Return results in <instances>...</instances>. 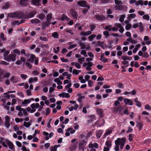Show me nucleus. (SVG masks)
<instances>
[{
  "label": "nucleus",
  "mask_w": 151,
  "mask_h": 151,
  "mask_svg": "<svg viewBox=\"0 0 151 151\" xmlns=\"http://www.w3.org/2000/svg\"><path fill=\"white\" fill-rule=\"evenodd\" d=\"M36 12L35 11H32L27 14L22 13L21 14L22 19H27L33 17L36 14Z\"/></svg>",
  "instance_id": "f257e3e1"
},
{
  "label": "nucleus",
  "mask_w": 151,
  "mask_h": 151,
  "mask_svg": "<svg viewBox=\"0 0 151 151\" xmlns=\"http://www.w3.org/2000/svg\"><path fill=\"white\" fill-rule=\"evenodd\" d=\"M77 4L78 5L83 7H87L89 9L90 7V6L87 4V2L85 1L80 0L77 1Z\"/></svg>",
  "instance_id": "f03ea898"
},
{
  "label": "nucleus",
  "mask_w": 151,
  "mask_h": 151,
  "mask_svg": "<svg viewBox=\"0 0 151 151\" xmlns=\"http://www.w3.org/2000/svg\"><path fill=\"white\" fill-rule=\"evenodd\" d=\"M21 14V12L19 13L17 12H15L9 14V16L11 18H17L18 19H22Z\"/></svg>",
  "instance_id": "7ed1b4c3"
},
{
  "label": "nucleus",
  "mask_w": 151,
  "mask_h": 151,
  "mask_svg": "<svg viewBox=\"0 0 151 151\" xmlns=\"http://www.w3.org/2000/svg\"><path fill=\"white\" fill-rule=\"evenodd\" d=\"M16 55L15 54H11L9 55L5 58V60L8 62H9L10 61H15L16 60Z\"/></svg>",
  "instance_id": "20e7f679"
},
{
  "label": "nucleus",
  "mask_w": 151,
  "mask_h": 151,
  "mask_svg": "<svg viewBox=\"0 0 151 151\" xmlns=\"http://www.w3.org/2000/svg\"><path fill=\"white\" fill-rule=\"evenodd\" d=\"M5 120L4 125L8 129L10 126V118L9 116H6L5 117Z\"/></svg>",
  "instance_id": "39448f33"
},
{
  "label": "nucleus",
  "mask_w": 151,
  "mask_h": 151,
  "mask_svg": "<svg viewBox=\"0 0 151 151\" xmlns=\"http://www.w3.org/2000/svg\"><path fill=\"white\" fill-rule=\"evenodd\" d=\"M78 144V142H76L72 144L69 147L70 151H75L77 149Z\"/></svg>",
  "instance_id": "423d86ee"
},
{
  "label": "nucleus",
  "mask_w": 151,
  "mask_h": 151,
  "mask_svg": "<svg viewBox=\"0 0 151 151\" xmlns=\"http://www.w3.org/2000/svg\"><path fill=\"white\" fill-rule=\"evenodd\" d=\"M123 101L125 105L132 106L133 104V102L131 99L125 98L123 99Z\"/></svg>",
  "instance_id": "0eeeda50"
},
{
  "label": "nucleus",
  "mask_w": 151,
  "mask_h": 151,
  "mask_svg": "<svg viewBox=\"0 0 151 151\" xmlns=\"http://www.w3.org/2000/svg\"><path fill=\"white\" fill-rule=\"evenodd\" d=\"M120 138H118L116 140H115V147L114 148V150L115 151H119V146L120 145V142L119 141Z\"/></svg>",
  "instance_id": "6e6552de"
},
{
  "label": "nucleus",
  "mask_w": 151,
  "mask_h": 151,
  "mask_svg": "<svg viewBox=\"0 0 151 151\" xmlns=\"http://www.w3.org/2000/svg\"><path fill=\"white\" fill-rule=\"evenodd\" d=\"M70 14L75 19H77L78 16L77 12L74 9H72L70 11Z\"/></svg>",
  "instance_id": "1a4fd4ad"
},
{
  "label": "nucleus",
  "mask_w": 151,
  "mask_h": 151,
  "mask_svg": "<svg viewBox=\"0 0 151 151\" xmlns=\"http://www.w3.org/2000/svg\"><path fill=\"white\" fill-rule=\"evenodd\" d=\"M120 139L119 141L120 142V148L122 150L124 146V144L126 141V139L124 137H123L121 138H120Z\"/></svg>",
  "instance_id": "9d476101"
},
{
  "label": "nucleus",
  "mask_w": 151,
  "mask_h": 151,
  "mask_svg": "<svg viewBox=\"0 0 151 151\" xmlns=\"http://www.w3.org/2000/svg\"><path fill=\"white\" fill-rule=\"evenodd\" d=\"M94 17L97 20L100 21H103L105 19V16L103 15H96L94 16Z\"/></svg>",
  "instance_id": "9b49d317"
},
{
  "label": "nucleus",
  "mask_w": 151,
  "mask_h": 151,
  "mask_svg": "<svg viewBox=\"0 0 151 151\" xmlns=\"http://www.w3.org/2000/svg\"><path fill=\"white\" fill-rule=\"evenodd\" d=\"M51 23V22L47 20H46L45 22H42V28L44 29V28L49 27Z\"/></svg>",
  "instance_id": "f8f14e48"
},
{
  "label": "nucleus",
  "mask_w": 151,
  "mask_h": 151,
  "mask_svg": "<svg viewBox=\"0 0 151 151\" xmlns=\"http://www.w3.org/2000/svg\"><path fill=\"white\" fill-rule=\"evenodd\" d=\"M96 111L98 114L99 115V117L102 118L104 117L103 111L102 109L97 108H96Z\"/></svg>",
  "instance_id": "ddd939ff"
},
{
  "label": "nucleus",
  "mask_w": 151,
  "mask_h": 151,
  "mask_svg": "<svg viewBox=\"0 0 151 151\" xmlns=\"http://www.w3.org/2000/svg\"><path fill=\"white\" fill-rule=\"evenodd\" d=\"M85 143L86 142L84 140H83L79 144V149H82V150L84 151V149L83 147V146L84 145Z\"/></svg>",
  "instance_id": "4468645a"
},
{
  "label": "nucleus",
  "mask_w": 151,
  "mask_h": 151,
  "mask_svg": "<svg viewBox=\"0 0 151 151\" xmlns=\"http://www.w3.org/2000/svg\"><path fill=\"white\" fill-rule=\"evenodd\" d=\"M6 143L8 145L9 148L12 150L14 148V145L13 143L7 139L6 140Z\"/></svg>",
  "instance_id": "2eb2a0df"
},
{
  "label": "nucleus",
  "mask_w": 151,
  "mask_h": 151,
  "mask_svg": "<svg viewBox=\"0 0 151 151\" xmlns=\"http://www.w3.org/2000/svg\"><path fill=\"white\" fill-rule=\"evenodd\" d=\"M91 33V31H87L85 32H82L80 33V36H88L90 35Z\"/></svg>",
  "instance_id": "dca6fc26"
},
{
  "label": "nucleus",
  "mask_w": 151,
  "mask_h": 151,
  "mask_svg": "<svg viewBox=\"0 0 151 151\" xmlns=\"http://www.w3.org/2000/svg\"><path fill=\"white\" fill-rule=\"evenodd\" d=\"M32 4L35 6H39L40 5V0H31Z\"/></svg>",
  "instance_id": "f3484780"
},
{
  "label": "nucleus",
  "mask_w": 151,
  "mask_h": 151,
  "mask_svg": "<svg viewBox=\"0 0 151 151\" xmlns=\"http://www.w3.org/2000/svg\"><path fill=\"white\" fill-rule=\"evenodd\" d=\"M121 107L122 106L120 105L118 106L116 108L114 107V113H116L119 111L120 113L121 111Z\"/></svg>",
  "instance_id": "a211bd4d"
},
{
  "label": "nucleus",
  "mask_w": 151,
  "mask_h": 151,
  "mask_svg": "<svg viewBox=\"0 0 151 151\" xmlns=\"http://www.w3.org/2000/svg\"><path fill=\"white\" fill-rule=\"evenodd\" d=\"M93 65L92 62H88L87 66L86 67V70L88 71H91L92 69L91 67Z\"/></svg>",
  "instance_id": "6ab92c4d"
},
{
  "label": "nucleus",
  "mask_w": 151,
  "mask_h": 151,
  "mask_svg": "<svg viewBox=\"0 0 151 151\" xmlns=\"http://www.w3.org/2000/svg\"><path fill=\"white\" fill-rule=\"evenodd\" d=\"M37 57L34 55L31 54L30 58V59H28V60L31 63H33L34 60Z\"/></svg>",
  "instance_id": "aec40b11"
},
{
  "label": "nucleus",
  "mask_w": 151,
  "mask_h": 151,
  "mask_svg": "<svg viewBox=\"0 0 151 151\" xmlns=\"http://www.w3.org/2000/svg\"><path fill=\"white\" fill-rule=\"evenodd\" d=\"M45 14L43 13L39 14L37 16V17L39 18L41 20H42L45 18Z\"/></svg>",
  "instance_id": "412c9836"
},
{
  "label": "nucleus",
  "mask_w": 151,
  "mask_h": 151,
  "mask_svg": "<svg viewBox=\"0 0 151 151\" xmlns=\"http://www.w3.org/2000/svg\"><path fill=\"white\" fill-rule=\"evenodd\" d=\"M19 4L23 6H25L27 4V0H20Z\"/></svg>",
  "instance_id": "4be33fe9"
},
{
  "label": "nucleus",
  "mask_w": 151,
  "mask_h": 151,
  "mask_svg": "<svg viewBox=\"0 0 151 151\" xmlns=\"http://www.w3.org/2000/svg\"><path fill=\"white\" fill-rule=\"evenodd\" d=\"M96 136L98 138H100L103 133V131L101 130H99L96 131Z\"/></svg>",
  "instance_id": "5701e85b"
},
{
  "label": "nucleus",
  "mask_w": 151,
  "mask_h": 151,
  "mask_svg": "<svg viewBox=\"0 0 151 151\" xmlns=\"http://www.w3.org/2000/svg\"><path fill=\"white\" fill-rule=\"evenodd\" d=\"M30 22L32 24L35 23L36 24L39 23L40 22V21L38 19L35 18L31 20Z\"/></svg>",
  "instance_id": "b1692460"
},
{
  "label": "nucleus",
  "mask_w": 151,
  "mask_h": 151,
  "mask_svg": "<svg viewBox=\"0 0 151 151\" xmlns=\"http://www.w3.org/2000/svg\"><path fill=\"white\" fill-rule=\"evenodd\" d=\"M139 32L141 33L142 32L144 31V26L142 22L139 23Z\"/></svg>",
  "instance_id": "393cba45"
},
{
  "label": "nucleus",
  "mask_w": 151,
  "mask_h": 151,
  "mask_svg": "<svg viewBox=\"0 0 151 151\" xmlns=\"http://www.w3.org/2000/svg\"><path fill=\"white\" fill-rule=\"evenodd\" d=\"M46 17V20L50 22L52 19V14L51 13L47 14V15Z\"/></svg>",
  "instance_id": "a878e982"
},
{
  "label": "nucleus",
  "mask_w": 151,
  "mask_h": 151,
  "mask_svg": "<svg viewBox=\"0 0 151 151\" xmlns=\"http://www.w3.org/2000/svg\"><path fill=\"white\" fill-rule=\"evenodd\" d=\"M10 80L13 83H16L18 81V78L15 76H12L11 77Z\"/></svg>",
  "instance_id": "bb28decb"
},
{
  "label": "nucleus",
  "mask_w": 151,
  "mask_h": 151,
  "mask_svg": "<svg viewBox=\"0 0 151 151\" xmlns=\"http://www.w3.org/2000/svg\"><path fill=\"white\" fill-rule=\"evenodd\" d=\"M134 101L136 103V105L139 107L142 106L141 103L136 98L134 99Z\"/></svg>",
  "instance_id": "cd10ccee"
},
{
  "label": "nucleus",
  "mask_w": 151,
  "mask_h": 151,
  "mask_svg": "<svg viewBox=\"0 0 151 151\" xmlns=\"http://www.w3.org/2000/svg\"><path fill=\"white\" fill-rule=\"evenodd\" d=\"M143 124L142 122H137L136 124V126L139 128V131H140L143 127Z\"/></svg>",
  "instance_id": "c85d7f7f"
},
{
  "label": "nucleus",
  "mask_w": 151,
  "mask_h": 151,
  "mask_svg": "<svg viewBox=\"0 0 151 151\" xmlns=\"http://www.w3.org/2000/svg\"><path fill=\"white\" fill-rule=\"evenodd\" d=\"M10 73L6 70V72H5L4 74L3 75V77L4 78H8L10 76Z\"/></svg>",
  "instance_id": "c756f323"
},
{
  "label": "nucleus",
  "mask_w": 151,
  "mask_h": 151,
  "mask_svg": "<svg viewBox=\"0 0 151 151\" xmlns=\"http://www.w3.org/2000/svg\"><path fill=\"white\" fill-rule=\"evenodd\" d=\"M105 145L109 148H111L112 146L111 142L110 140H107L105 142Z\"/></svg>",
  "instance_id": "7c9ffc66"
},
{
  "label": "nucleus",
  "mask_w": 151,
  "mask_h": 151,
  "mask_svg": "<svg viewBox=\"0 0 151 151\" xmlns=\"http://www.w3.org/2000/svg\"><path fill=\"white\" fill-rule=\"evenodd\" d=\"M52 36L55 38L58 39L59 38V34L57 32H53L52 35Z\"/></svg>",
  "instance_id": "2f4dec72"
},
{
  "label": "nucleus",
  "mask_w": 151,
  "mask_h": 151,
  "mask_svg": "<svg viewBox=\"0 0 151 151\" xmlns=\"http://www.w3.org/2000/svg\"><path fill=\"white\" fill-rule=\"evenodd\" d=\"M114 8L116 10H121L122 9L123 7L122 5H115L114 6Z\"/></svg>",
  "instance_id": "473e14b6"
},
{
  "label": "nucleus",
  "mask_w": 151,
  "mask_h": 151,
  "mask_svg": "<svg viewBox=\"0 0 151 151\" xmlns=\"http://www.w3.org/2000/svg\"><path fill=\"white\" fill-rule=\"evenodd\" d=\"M10 4L8 2L5 3L4 5L3 6L2 8L3 9H7L10 6Z\"/></svg>",
  "instance_id": "72a5a7b5"
},
{
  "label": "nucleus",
  "mask_w": 151,
  "mask_h": 151,
  "mask_svg": "<svg viewBox=\"0 0 151 151\" xmlns=\"http://www.w3.org/2000/svg\"><path fill=\"white\" fill-rule=\"evenodd\" d=\"M31 124V123L30 122H24L23 123V125L27 128L29 127Z\"/></svg>",
  "instance_id": "f704fd0d"
},
{
  "label": "nucleus",
  "mask_w": 151,
  "mask_h": 151,
  "mask_svg": "<svg viewBox=\"0 0 151 151\" xmlns=\"http://www.w3.org/2000/svg\"><path fill=\"white\" fill-rule=\"evenodd\" d=\"M136 16V14H129L127 18L129 20H130V18H134Z\"/></svg>",
  "instance_id": "c9c22d12"
},
{
  "label": "nucleus",
  "mask_w": 151,
  "mask_h": 151,
  "mask_svg": "<svg viewBox=\"0 0 151 151\" xmlns=\"http://www.w3.org/2000/svg\"><path fill=\"white\" fill-rule=\"evenodd\" d=\"M96 36V35L94 34L92 35H90L88 37L89 40L90 41H92L93 38H94Z\"/></svg>",
  "instance_id": "e433bc0d"
},
{
  "label": "nucleus",
  "mask_w": 151,
  "mask_h": 151,
  "mask_svg": "<svg viewBox=\"0 0 151 151\" xmlns=\"http://www.w3.org/2000/svg\"><path fill=\"white\" fill-rule=\"evenodd\" d=\"M30 102L29 99H25L22 102V104L23 105H25L27 104H29Z\"/></svg>",
  "instance_id": "4c0bfd02"
},
{
  "label": "nucleus",
  "mask_w": 151,
  "mask_h": 151,
  "mask_svg": "<svg viewBox=\"0 0 151 151\" xmlns=\"http://www.w3.org/2000/svg\"><path fill=\"white\" fill-rule=\"evenodd\" d=\"M144 3L143 1L142 0L138 1L137 2H136V5L138 6L139 5L142 6L143 5Z\"/></svg>",
  "instance_id": "58836bf2"
},
{
  "label": "nucleus",
  "mask_w": 151,
  "mask_h": 151,
  "mask_svg": "<svg viewBox=\"0 0 151 151\" xmlns=\"http://www.w3.org/2000/svg\"><path fill=\"white\" fill-rule=\"evenodd\" d=\"M143 19L146 20L147 21L149 20L150 19V17L148 14H145L142 17Z\"/></svg>",
  "instance_id": "ea45409f"
},
{
  "label": "nucleus",
  "mask_w": 151,
  "mask_h": 151,
  "mask_svg": "<svg viewBox=\"0 0 151 151\" xmlns=\"http://www.w3.org/2000/svg\"><path fill=\"white\" fill-rule=\"evenodd\" d=\"M125 16L124 15H122L120 16L119 19V21L121 22H123L124 21V18Z\"/></svg>",
  "instance_id": "a19ab883"
},
{
  "label": "nucleus",
  "mask_w": 151,
  "mask_h": 151,
  "mask_svg": "<svg viewBox=\"0 0 151 151\" xmlns=\"http://www.w3.org/2000/svg\"><path fill=\"white\" fill-rule=\"evenodd\" d=\"M112 132V131L111 129L108 130L104 134V136H107L110 134Z\"/></svg>",
  "instance_id": "79ce46f5"
},
{
  "label": "nucleus",
  "mask_w": 151,
  "mask_h": 151,
  "mask_svg": "<svg viewBox=\"0 0 151 151\" xmlns=\"http://www.w3.org/2000/svg\"><path fill=\"white\" fill-rule=\"evenodd\" d=\"M123 86L124 85L122 83H121L120 82H118L117 83V86L119 88H123Z\"/></svg>",
  "instance_id": "37998d69"
},
{
  "label": "nucleus",
  "mask_w": 151,
  "mask_h": 151,
  "mask_svg": "<svg viewBox=\"0 0 151 151\" xmlns=\"http://www.w3.org/2000/svg\"><path fill=\"white\" fill-rule=\"evenodd\" d=\"M65 31L66 32L69 33L70 34V35H73V30L72 29H65Z\"/></svg>",
  "instance_id": "c03bdc74"
},
{
  "label": "nucleus",
  "mask_w": 151,
  "mask_h": 151,
  "mask_svg": "<svg viewBox=\"0 0 151 151\" xmlns=\"http://www.w3.org/2000/svg\"><path fill=\"white\" fill-rule=\"evenodd\" d=\"M131 24H128L125 26V29L127 30H129L131 28Z\"/></svg>",
  "instance_id": "a18cd8bd"
},
{
  "label": "nucleus",
  "mask_w": 151,
  "mask_h": 151,
  "mask_svg": "<svg viewBox=\"0 0 151 151\" xmlns=\"http://www.w3.org/2000/svg\"><path fill=\"white\" fill-rule=\"evenodd\" d=\"M111 25L106 26L105 27V29L106 30H108L109 31H110L111 30Z\"/></svg>",
  "instance_id": "49530a36"
},
{
  "label": "nucleus",
  "mask_w": 151,
  "mask_h": 151,
  "mask_svg": "<svg viewBox=\"0 0 151 151\" xmlns=\"http://www.w3.org/2000/svg\"><path fill=\"white\" fill-rule=\"evenodd\" d=\"M4 34L3 32L1 33L0 38L3 41H4L6 40V38L4 37Z\"/></svg>",
  "instance_id": "de8ad7c7"
},
{
  "label": "nucleus",
  "mask_w": 151,
  "mask_h": 151,
  "mask_svg": "<svg viewBox=\"0 0 151 151\" xmlns=\"http://www.w3.org/2000/svg\"><path fill=\"white\" fill-rule=\"evenodd\" d=\"M5 72L6 70L1 68L0 69V77H1Z\"/></svg>",
  "instance_id": "09e8293b"
},
{
  "label": "nucleus",
  "mask_w": 151,
  "mask_h": 151,
  "mask_svg": "<svg viewBox=\"0 0 151 151\" xmlns=\"http://www.w3.org/2000/svg\"><path fill=\"white\" fill-rule=\"evenodd\" d=\"M79 72H81V70H78L76 69H74L73 70V73L76 75L79 74Z\"/></svg>",
  "instance_id": "8fccbe9b"
},
{
  "label": "nucleus",
  "mask_w": 151,
  "mask_h": 151,
  "mask_svg": "<svg viewBox=\"0 0 151 151\" xmlns=\"http://www.w3.org/2000/svg\"><path fill=\"white\" fill-rule=\"evenodd\" d=\"M103 34L106 37H108L109 36V32L107 31H104L103 32Z\"/></svg>",
  "instance_id": "3c124183"
},
{
  "label": "nucleus",
  "mask_w": 151,
  "mask_h": 151,
  "mask_svg": "<svg viewBox=\"0 0 151 151\" xmlns=\"http://www.w3.org/2000/svg\"><path fill=\"white\" fill-rule=\"evenodd\" d=\"M85 98V96H81L78 98V100L79 102H80L83 99H84Z\"/></svg>",
  "instance_id": "603ef678"
},
{
  "label": "nucleus",
  "mask_w": 151,
  "mask_h": 151,
  "mask_svg": "<svg viewBox=\"0 0 151 151\" xmlns=\"http://www.w3.org/2000/svg\"><path fill=\"white\" fill-rule=\"evenodd\" d=\"M96 26L94 24H91L90 26V29L91 31H93L96 28Z\"/></svg>",
  "instance_id": "864d4df0"
},
{
  "label": "nucleus",
  "mask_w": 151,
  "mask_h": 151,
  "mask_svg": "<svg viewBox=\"0 0 151 151\" xmlns=\"http://www.w3.org/2000/svg\"><path fill=\"white\" fill-rule=\"evenodd\" d=\"M85 58L84 57H82L81 58H79L78 59V61L80 63H81L82 61H84Z\"/></svg>",
  "instance_id": "5fc2aeb1"
},
{
  "label": "nucleus",
  "mask_w": 151,
  "mask_h": 151,
  "mask_svg": "<svg viewBox=\"0 0 151 151\" xmlns=\"http://www.w3.org/2000/svg\"><path fill=\"white\" fill-rule=\"evenodd\" d=\"M100 60L104 63H106L108 61V59L106 58H101Z\"/></svg>",
  "instance_id": "6e6d98bb"
},
{
  "label": "nucleus",
  "mask_w": 151,
  "mask_h": 151,
  "mask_svg": "<svg viewBox=\"0 0 151 151\" xmlns=\"http://www.w3.org/2000/svg\"><path fill=\"white\" fill-rule=\"evenodd\" d=\"M77 46V45L76 44H74L73 45H70L68 47V49L69 50H70L73 48Z\"/></svg>",
  "instance_id": "4d7b16f0"
},
{
  "label": "nucleus",
  "mask_w": 151,
  "mask_h": 151,
  "mask_svg": "<svg viewBox=\"0 0 151 151\" xmlns=\"http://www.w3.org/2000/svg\"><path fill=\"white\" fill-rule=\"evenodd\" d=\"M149 56V55L147 52H145L144 53V55H143V58H147Z\"/></svg>",
  "instance_id": "13d9d810"
},
{
  "label": "nucleus",
  "mask_w": 151,
  "mask_h": 151,
  "mask_svg": "<svg viewBox=\"0 0 151 151\" xmlns=\"http://www.w3.org/2000/svg\"><path fill=\"white\" fill-rule=\"evenodd\" d=\"M89 117L91 119H94L96 120V117L95 115H91L89 116Z\"/></svg>",
  "instance_id": "bf43d9fd"
},
{
  "label": "nucleus",
  "mask_w": 151,
  "mask_h": 151,
  "mask_svg": "<svg viewBox=\"0 0 151 151\" xmlns=\"http://www.w3.org/2000/svg\"><path fill=\"white\" fill-rule=\"evenodd\" d=\"M50 112V109L49 108H47L46 109V113L45 114L46 116H47L49 114Z\"/></svg>",
  "instance_id": "052dcab7"
},
{
  "label": "nucleus",
  "mask_w": 151,
  "mask_h": 151,
  "mask_svg": "<svg viewBox=\"0 0 151 151\" xmlns=\"http://www.w3.org/2000/svg\"><path fill=\"white\" fill-rule=\"evenodd\" d=\"M67 17V16L64 14H63L60 17V19L62 21H64L65 20Z\"/></svg>",
  "instance_id": "680f3d73"
},
{
  "label": "nucleus",
  "mask_w": 151,
  "mask_h": 151,
  "mask_svg": "<svg viewBox=\"0 0 151 151\" xmlns=\"http://www.w3.org/2000/svg\"><path fill=\"white\" fill-rule=\"evenodd\" d=\"M26 65L29 69H31L32 67V65L29 62H27L26 63Z\"/></svg>",
  "instance_id": "e2e57ef3"
},
{
  "label": "nucleus",
  "mask_w": 151,
  "mask_h": 151,
  "mask_svg": "<svg viewBox=\"0 0 151 151\" xmlns=\"http://www.w3.org/2000/svg\"><path fill=\"white\" fill-rule=\"evenodd\" d=\"M89 9L84 8L82 11L83 14H85L88 11Z\"/></svg>",
  "instance_id": "0e129e2a"
},
{
  "label": "nucleus",
  "mask_w": 151,
  "mask_h": 151,
  "mask_svg": "<svg viewBox=\"0 0 151 151\" xmlns=\"http://www.w3.org/2000/svg\"><path fill=\"white\" fill-rule=\"evenodd\" d=\"M145 109L148 110H151V107L149 105L147 104L145 106Z\"/></svg>",
  "instance_id": "69168bd1"
},
{
  "label": "nucleus",
  "mask_w": 151,
  "mask_h": 151,
  "mask_svg": "<svg viewBox=\"0 0 151 151\" xmlns=\"http://www.w3.org/2000/svg\"><path fill=\"white\" fill-rule=\"evenodd\" d=\"M32 74L34 75L37 76L39 74V72L37 70H34L32 72Z\"/></svg>",
  "instance_id": "338daca9"
},
{
  "label": "nucleus",
  "mask_w": 151,
  "mask_h": 151,
  "mask_svg": "<svg viewBox=\"0 0 151 151\" xmlns=\"http://www.w3.org/2000/svg\"><path fill=\"white\" fill-rule=\"evenodd\" d=\"M13 52L15 53H16L18 55H20V51L18 49H15L13 50Z\"/></svg>",
  "instance_id": "774afa93"
}]
</instances>
